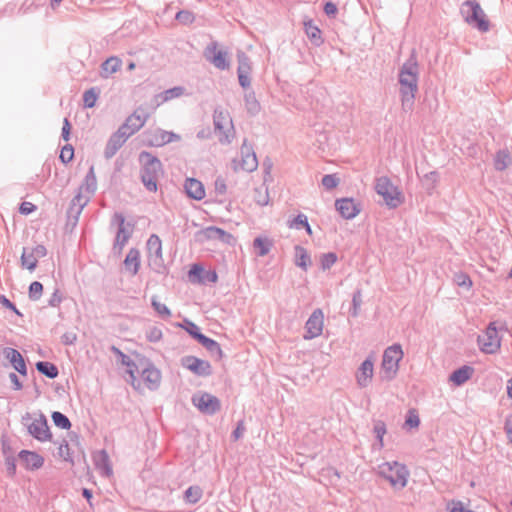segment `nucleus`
I'll return each mask as SVG.
<instances>
[{"mask_svg":"<svg viewBox=\"0 0 512 512\" xmlns=\"http://www.w3.org/2000/svg\"><path fill=\"white\" fill-rule=\"evenodd\" d=\"M147 338L150 342H157L162 338V332L156 327L151 328L147 333Z\"/></svg>","mask_w":512,"mask_h":512,"instance_id":"60","label":"nucleus"},{"mask_svg":"<svg viewBox=\"0 0 512 512\" xmlns=\"http://www.w3.org/2000/svg\"><path fill=\"white\" fill-rule=\"evenodd\" d=\"M148 262L150 267L157 272L164 269V261L162 255V242L156 234H152L147 240Z\"/></svg>","mask_w":512,"mask_h":512,"instance_id":"14","label":"nucleus"},{"mask_svg":"<svg viewBox=\"0 0 512 512\" xmlns=\"http://www.w3.org/2000/svg\"><path fill=\"white\" fill-rule=\"evenodd\" d=\"M182 366L198 376H209L212 373L211 365L208 361L186 356L182 358Z\"/></svg>","mask_w":512,"mask_h":512,"instance_id":"20","label":"nucleus"},{"mask_svg":"<svg viewBox=\"0 0 512 512\" xmlns=\"http://www.w3.org/2000/svg\"><path fill=\"white\" fill-rule=\"evenodd\" d=\"M215 134L221 144H230L235 138V129L228 111L217 108L213 114Z\"/></svg>","mask_w":512,"mask_h":512,"instance_id":"7","label":"nucleus"},{"mask_svg":"<svg viewBox=\"0 0 512 512\" xmlns=\"http://www.w3.org/2000/svg\"><path fill=\"white\" fill-rule=\"evenodd\" d=\"M22 422L27 427L29 434L35 439L41 442L50 440L51 433L48 427L47 419L42 413H26L22 417Z\"/></svg>","mask_w":512,"mask_h":512,"instance_id":"9","label":"nucleus"},{"mask_svg":"<svg viewBox=\"0 0 512 512\" xmlns=\"http://www.w3.org/2000/svg\"><path fill=\"white\" fill-rule=\"evenodd\" d=\"M192 403L201 412L206 414H214L220 409L218 398L206 392H199L193 395Z\"/></svg>","mask_w":512,"mask_h":512,"instance_id":"15","label":"nucleus"},{"mask_svg":"<svg viewBox=\"0 0 512 512\" xmlns=\"http://www.w3.org/2000/svg\"><path fill=\"white\" fill-rule=\"evenodd\" d=\"M129 137L130 136L126 132L119 128L117 132H115L107 142L104 152L105 157H113Z\"/></svg>","mask_w":512,"mask_h":512,"instance_id":"21","label":"nucleus"},{"mask_svg":"<svg viewBox=\"0 0 512 512\" xmlns=\"http://www.w3.org/2000/svg\"><path fill=\"white\" fill-rule=\"evenodd\" d=\"M96 190V177L94 175L93 168L91 167L89 173L85 178V183L81 187V191H85L88 194H93Z\"/></svg>","mask_w":512,"mask_h":512,"instance_id":"38","label":"nucleus"},{"mask_svg":"<svg viewBox=\"0 0 512 512\" xmlns=\"http://www.w3.org/2000/svg\"><path fill=\"white\" fill-rule=\"evenodd\" d=\"M199 343L202 344L212 354H221V348L219 344L213 339H210L204 335L203 337H200Z\"/></svg>","mask_w":512,"mask_h":512,"instance_id":"42","label":"nucleus"},{"mask_svg":"<svg viewBox=\"0 0 512 512\" xmlns=\"http://www.w3.org/2000/svg\"><path fill=\"white\" fill-rule=\"evenodd\" d=\"M239 84L243 88H248L251 84L250 73H237Z\"/></svg>","mask_w":512,"mask_h":512,"instance_id":"61","label":"nucleus"},{"mask_svg":"<svg viewBox=\"0 0 512 512\" xmlns=\"http://www.w3.org/2000/svg\"><path fill=\"white\" fill-rule=\"evenodd\" d=\"M244 432H245V427H244L243 422L241 421L237 424V427L235 428V430L232 433L234 440H238L239 438H241L243 436Z\"/></svg>","mask_w":512,"mask_h":512,"instance_id":"64","label":"nucleus"},{"mask_svg":"<svg viewBox=\"0 0 512 512\" xmlns=\"http://www.w3.org/2000/svg\"><path fill=\"white\" fill-rule=\"evenodd\" d=\"M305 31L307 36L316 44L319 45L322 43L321 40V31L315 26L312 22L305 23Z\"/></svg>","mask_w":512,"mask_h":512,"instance_id":"37","label":"nucleus"},{"mask_svg":"<svg viewBox=\"0 0 512 512\" xmlns=\"http://www.w3.org/2000/svg\"><path fill=\"white\" fill-rule=\"evenodd\" d=\"M324 326V314L321 309H315L305 324V339H313L322 334Z\"/></svg>","mask_w":512,"mask_h":512,"instance_id":"17","label":"nucleus"},{"mask_svg":"<svg viewBox=\"0 0 512 512\" xmlns=\"http://www.w3.org/2000/svg\"><path fill=\"white\" fill-rule=\"evenodd\" d=\"M42 291H43V285L40 282H38V281L32 282L29 287L30 299H32L34 301L38 300L42 295Z\"/></svg>","mask_w":512,"mask_h":512,"instance_id":"48","label":"nucleus"},{"mask_svg":"<svg viewBox=\"0 0 512 512\" xmlns=\"http://www.w3.org/2000/svg\"><path fill=\"white\" fill-rule=\"evenodd\" d=\"M99 92L96 88H91L84 92L83 94V102L84 106L87 108H92L95 106V103L98 99Z\"/></svg>","mask_w":512,"mask_h":512,"instance_id":"40","label":"nucleus"},{"mask_svg":"<svg viewBox=\"0 0 512 512\" xmlns=\"http://www.w3.org/2000/svg\"><path fill=\"white\" fill-rule=\"evenodd\" d=\"M204 268L199 264H194L189 270L188 277L190 282L198 283V279L202 277Z\"/></svg>","mask_w":512,"mask_h":512,"instance_id":"49","label":"nucleus"},{"mask_svg":"<svg viewBox=\"0 0 512 512\" xmlns=\"http://www.w3.org/2000/svg\"><path fill=\"white\" fill-rule=\"evenodd\" d=\"M185 88L182 86H176L170 89H167L157 95L154 96L153 102L155 106H160L161 104L170 101L175 98H179L185 94Z\"/></svg>","mask_w":512,"mask_h":512,"instance_id":"25","label":"nucleus"},{"mask_svg":"<svg viewBox=\"0 0 512 512\" xmlns=\"http://www.w3.org/2000/svg\"><path fill=\"white\" fill-rule=\"evenodd\" d=\"M335 207L345 219H352L360 212L358 205L351 198L336 200Z\"/></svg>","mask_w":512,"mask_h":512,"instance_id":"22","label":"nucleus"},{"mask_svg":"<svg viewBox=\"0 0 512 512\" xmlns=\"http://www.w3.org/2000/svg\"><path fill=\"white\" fill-rule=\"evenodd\" d=\"M232 167L234 171L253 172L258 167V160L251 145L247 144V140L243 141L240 149V155L233 159Z\"/></svg>","mask_w":512,"mask_h":512,"instance_id":"11","label":"nucleus"},{"mask_svg":"<svg viewBox=\"0 0 512 512\" xmlns=\"http://www.w3.org/2000/svg\"><path fill=\"white\" fill-rule=\"evenodd\" d=\"M122 66V60L117 56H111L106 59L101 65V77L108 78L116 73Z\"/></svg>","mask_w":512,"mask_h":512,"instance_id":"31","label":"nucleus"},{"mask_svg":"<svg viewBox=\"0 0 512 512\" xmlns=\"http://www.w3.org/2000/svg\"><path fill=\"white\" fill-rule=\"evenodd\" d=\"M374 362V357L369 356L358 367L355 379L360 388H366L371 383L374 375Z\"/></svg>","mask_w":512,"mask_h":512,"instance_id":"19","label":"nucleus"},{"mask_svg":"<svg viewBox=\"0 0 512 512\" xmlns=\"http://www.w3.org/2000/svg\"><path fill=\"white\" fill-rule=\"evenodd\" d=\"M176 19L180 23L189 24V23H192V21L194 20V16H193V14L191 12L183 10V11H179L176 14Z\"/></svg>","mask_w":512,"mask_h":512,"instance_id":"57","label":"nucleus"},{"mask_svg":"<svg viewBox=\"0 0 512 512\" xmlns=\"http://www.w3.org/2000/svg\"><path fill=\"white\" fill-rule=\"evenodd\" d=\"M34 256L39 260L40 258H43L47 254V250L45 246L43 245H37L36 247L30 249Z\"/></svg>","mask_w":512,"mask_h":512,"instance_id":"63","label":"nucleus"},{"mask_svg":"<svg viewBox=\"0 0 512 512\" xmlns=\"http://www.w3.org/2000/svg\"><path fill=\"white\" fill-rule=\"evenodd\" d=\"M418 75V64L413 57L407 60L399 70L398 83L404 111H411L414 106L415 96L418 92Z\"/></svg>","mask_w":512,"mask_h":512,"instance_id":"1","label":"nucleus"},{"mask_svg":"<svg viewBox=\"0 0 512 512\" xmlns=\"http://www.w3.org/2000/svg\"><path fill=\"white\" fill-rule=\"evenodd\" d=\"M204 58L219 70H226L230 67L229 54L220 48L217 41H211L203 52Z\"/></svg>","mask_w":512,"mask_h":512,"instance_id":"13","label":"nucleus"},{"mask_svg":"<svg viewBox=\"0 0 512 512\" xmlns=\"http://www.w3.org/2000/svg\"><path fill=\"white\" fill-rule=\"evenodd\" d=\"M473 373V367L464 365L450 374L449 381L456 386H461L472 377Z\"/></svg>","mask_w":512,"mask_h":512,"instance_id":"26","label":"nucleus"},{"mask_svg":"<svg viewBox=\"0 0 512 512\" xmlns=\"http://www.w3.org/2000/svg\"><path fill=\"white\" fill-rule=\"evenodd\" d=\"M498 330L497 322H490L484 333L478 336V345L482 352L494 354L500 349L501 339Z\"/></svg>","mask_w":512,"mask_h":512,"instance_id":"12","label":"nucleus"},{"mask_svg":"<svg viewBox=\"0 0 512 512\" xmlns=\"http://www.w3.org/2000/svg\"><path fill=\"white\" fill-rule=\"evenodd\" d=\"M373 432L376 437V442L373 443V450H381L384 447V435L386 434V425L383 421L377 420L374 422Z\"/></svg>","mask_w":512,"mask_h":512,"instance_id":"33","label":"nucleus"},{"mask_svg":"<svg viewBox=\"0 0 512 512\" xmlns=\"http://www.w3.org/2000/svg\"><path fill=\"white\" fill-rule=\"evenodd\" d=\"M454 280L458 286H464V287L469 288L472 284L469 276H467L466 274H463V273L455 275Z\"/></svg>","mask_w":512,"mask_h":512,"instance_id":"58","label":"nucleus"},{"mask_svg":"<svg viewBox=\"0 0 512 512\" xmlns=\"http://www.w3.org/2000/svg\"><path fill=\"white\" fill-rule=\"evenodd\" d=\"M420 424L419 416L416 410L411 409L408 411L405 419V427L408 428H417Z\"/></svg>","mask_w":512,"mask_h":512,"instance_id":"46","label":"nucleus"},{"mask_svg":"<svg viewBox=\"0 0 512 512\" xmlns=\"http://www.w3.org/2000/svg\"><path fill=\"white\" fill-rule=\"evenodd\" d=\"M375 473L387 481L395 491L404 489L408 484L410 471L407 466L398 461H384L377 465Z\"/></svg>","mask_w":512,"mask_h":512,"instance_id":"2","label":"nucleus"},{"mask_svg":"<svg viewBox=\"0 0 512 512\" xmlns=\"http://www.w3.org/2000/svg\"><path fill=\"white\" fill-rule=\"evenodd\" d=\"M403 350L399 344H393L384 350L381 363V378L392 380L399 370V362L403 358Z\"/></svg>","mask_w":512,"mask_h":512,"instance_id":"8","label":"nucleus"},{"mask_svg":"<svg viewBox=\"0 0 512 512\" xmlns=\"http://www.w3.org/2000/svg\"><path fill=\"white\" fill-rule=\"evenodd\" d=\"M245 103L246 107L249 112L251 113H257L259 110V104L257 100L255 99V96L253 93H249L245 95Z\"/></svg>","mask_w":512,"mask_h":512,"instance_id":"53","label":"nucleus"},{"mask_svg":"<svg viewBox=\"0 0 512 512\" xmlns=\"http://www.w3.org/2000/svg\"><path fill=\"white\" fill-rule=\"evenodd\" d=\"M142 165L141 179L147 190H157V181L162 173V165L158 158L148 152H142L139 156Z\"/></svg>","mask_w":512,"mask_h":512,"instance_id":"4","label":"nucleus"},{"mask_svg":"<svg viewBox=\"0 0 512 512\" xmlns=\"http://www.w3.org/2000/svg\"><path fill=\"white\" fill-rule=\"evenodd\" d=\"M460 13L465 22L479 32L485 33L490 30V21L477 1H464L460 7Z\"/></svg>","mask_w":512,"mask_h":512,"instance_id":"3","label":"nucleus"},{"mask_svg":"<svg viewBox=\"0 0 512 512\" xmlns=\"http://www.w3.org/2000/svg\"><path fill=\"white\" fill-rule=\"evenodd\" d=\"M52 420H53L54 424L59 428L69 429L71 427V423H70L69 419L61 412H58V411L53 412Z\"/></svg>","mask_w":512,"mask_h":512,"instance_id":"43","label":"nucleus"},{"mask_svg":"<svg viewBox=\"0 0 512 512\" xmlns=\"http://www.w3.org/2000/svg\"><path fill=\"white\" fill-rule=\"evenodd\" d=\"M337 261V255L333 252L323 254L320 257V263L323 270L330 269Z\"/></svg>","mask_w":512,"mask_h":512,"instance_id":"45","label":"nucleus"},{"mask_svg":"<svg viewBox=\"0 0 512 512\" xmlns=\"http://www.w3.org/2000/svg\"><path fill=\"white\" fill-rule=\"evenodd\" d=\"M155 139L151 140V144L155 146H161L164 144L169 143V140H167L168 131L158 129L155 131Z\"/></svg>","mask_w":512,"mask_h":512,"instance_id":"51","label":"nucleus"},{"mask_svg":"<svg viewBox=\"0 0 512 512\" xmlns=\"http://www.w3.org/2000/svg\"><path fill=\"white\" fill-rule=\"evenodd\" d=\"M93 462L102 476L109 477L112 474L109 458L105 451L101 450L94 453Z\"/></svg>","mask_w":512,"mask_h":512,"instance_id":"27","label":"nucleus"},{"mask_svg":"<svg viewBox=\"0 0 512 512\" xmlns=\"http://www.w3.org/2000/svg\"><path fill=\"white\" fill-rule=\"evenodd\" d=\"M148 117V113L139 107L126 119L120 128L131 136L145 125Z\"/></svg>","mask_w":512,"mask_h":512,"instance_id":"16","label":"nucleus"},{"mask_svg":"<svg viewBox=\"0 0 512 512\" xmlns=\"http://www.w3.org/2000/svg\"><path fill=\"white\" fill-rule=\"evenodd\" d=\"M252 246L254 253L257 256L263 257L270 252L273 246V240L266 236H259L253 240Z\"/></svg>","mask_w":512,"mask_h":512,"instance_id":"30","label":"nucleus"},{"mask_svg":"<svg viewBox=\"0 0 512 512\" xmlns=\"http://www.w3.org/2000/svg\"><path fill=\"white\" fill-rule=\"evenodd\" d=\"M125 269L130 272L131 275H136L140 268V252L136 248H131L124 260Z\"/></svg>","mask_w":512,"mask_h":512,"instance_id":"29","label":"nucleus"},{"mask_svg":"<svg viewBox=\"0 0 512 512\" xmlns=\"http://www.w3.org/2000/svg\"><path fill=\"white\" fill-rule=\"evenodd\" d=\"M7 472L9 476H14L16 472V459L13 456L6 457L5 460Z\"/></svg>","mask_w":512,"mask_h":512,"instance_id":"59","label":"nucleus"},{"mask_svg":"<svg viewBox=\"0 0 512 512\" xmlns=\"http://www.w3.org/2000/svg\"><path fill=\"white\" fill-rule=\"evenodd\" d=\"M217 280H218V276L214 270H205L204 269V273H203L202 277H200L198 279V284L215 283V282H217Z\"/></svg>","mask_w":512,"mask_h":512,"instance_id":"54","label":"nucleus"},{"mask_svg":"<svg viewBox=\"0 0 512 512\" xmlns=\"http://www.w3.org/2000/svg\"><path fill=\"white\" fill-rule=\"evenodd\" d=\"M38 259L34 256L32 251L28 248H23L21 255V266L29 271L35 270L37 267Z\"/></svg>","mask_w":512,"mask_h":512,"instance_id":"35","label":"nucleus"},{"mask_svg":"<svg viewBox=\"0 0 512 512\" xmlns=\"http://www.w3.org/2000/svg\"><path fill=\"white\" fill-rule=\"evenodd\" d=\"M185 330L198 342L200 341V337L204 335L200 332L199 327L191 321H185Z\"/></svg>","mask_w":512,"mask_h":512,"instance_id":"50","label":"nucleus"},{"mask_svg":"<svg viewBox=\"0 0 512 512\" xmlns=\"http://www.w3.org/2000/svg\"><path fill=\"white\" fill-rule=\"evenodd\" d=\"M290 226L292 228H296V229L305 228L306 231L308 232V234L312 233L310 225H309L308 220H307V217L304 214L297 215L294 218V220L292 221V223L290 224Z\"/></svg>","mask_w":512,"mask_h":512,"instance_id":"44","label":"nucleus"},{"mask_svg":"<svg viewBox=\"0 0 512 512\" xmlns=\"http://www.w3.org/2000/svg\"><path fill=\"white\" fill-rule=\"evenodd\" d=\"M195 238L199 242H205V241H209V240H218V241H221V242L227 243V244H230L231 241L233 240V237L231 234H229L228 232H226L218 227H215V226H210V227H207L205 229L198 231L195 234Z\"/></svg>","mask_w":512,"mask_h":512,"instance_id":"18","label":"nucleus"},{"mask_svg":"<svg viewBox=\"0 0 512 512\" xmlns=\"http://www.w3.org/2000/svg\"><path fill=\"white\" fill-rule=\"evenodd\" d=\"M152 306L155 311L163 318H168L171 315L168 307L165 304L157 301L155 298L152 299Z\"/></svg>","mask_w":512,"mask_h":512,"instance_id":"52","label":"nucleus"},{"mask_svg":"<svg viewBox=\"0 0 512 512\" xmlns=\"http://www.w3.org/2000/svg\"><path fill=\"white\" fill-rule=\"evenodd\" d=\"M19 210L21 214L28 215L36 210V206L31 202H23Z\"/></svg>","mask_w":512,"mask_h":512,"instance_id":"62","label":"nucleus"},{"mask_svg":"<svg viewBox=\"0 0 512 512\" xmlns=\"http://www.w3.org/2000/svg\"><path fill=\"white\" fill-rule=\"evenodd\" d=\"M36 368L40 373L44 374L45 376H47L49 378L53 379L58 376L57 367L50 362L40 361L36 364Z\"/></svg>","mask_w":512,"mask_h":512,"instance_id":"36","label":"nucleus"},{"mask_svg":"<svg viewBox=\"0 0 512 512\" xmlns=\"http://www.w3.org/2000/svg\"><path fill=\"white\" fill-rule=\"evenodd\" d=\"M185 191L190 198L201 200L205 197V190L203 184L193 178L187 179L185 182Z\"/></svg>","mask_w":512,"mask_h":512,"instance_id":"28","label":"nucleus"},{"mask_svg":"<svg viewBox=\"0 0 512 512\" xmlns=\"http://www.w3.org/2000/svg\"><path fill=\"white\" fill-rule=\"evenodd\" d=\"M128 373L131 378V384L135 388H139L140 383L136 385V374L140 375L142 380L144 381L147 388L150 390H155L159 387L161 381V373L155 368L151 363L140 360L138 365L135 366V369H128Z\"/></svg>","mask_w":512,"mask_h":512,"instance_id":"5","label":"nucleus"},{"mask_svg":"<svg viewBox=\"0 0 512 512\" xmlns=\"http://www.w3.org/2000/svg\"><path fill=\"white\" fill-rule=\"evenodd\" d=\"M202 497V489L198 486H191L185 491V499L189 503H196Z\"/></svg>","mask_w":512,"mask_h":512,"instance_id":"41","label":"nucleus"},{"mask_svg":"<svg viewBox=\"0 0 512 512\" xmlns=\"http://www.w3.org/2000/svg\"><path fill=\"white\" fill-rule=\"evenodd\" d=\"M237 59H238L237 73H251L252 67H251V61H250L249 57L241 52V53L237 54Z\"/></svg>","mask_w":512,"mask_h":512,"instance_id":"39","label":"nucleus"},{"mask_svg":"<svg viewBox=\"0 0 512 512\" xmlns=\"http://www.w3.org/2000/svg\"><path fill=\"white\" fill-rule=\"evenodd\" d=\"M375 191L383 198L389 208H397L404 202L402 191L387 176L376 178Z\"/></svg>","mask_w":512,"mask_h":512,"instance_id":"6","label":"nucleus"},{"mask_svg":"<svg viewBox=\"0 0 512 512\" xmlns=\"http://www.w3.org/2000/svg\"><path fill=\"white\" fill-rule=\"evenodd\" d=\"M361 292L358 290L354 293L352 298V309H351V315L356 317L358 315V309L361 306Z\"/></svg>","mask_w":512,"mask_h":512,"instance_id":"56","label":"nucleus"},{"mask_svg":"<svg viewBox=\"0 0 512 512\" xmlns=\"http://www.w3.org/2000/svg\"><path fill=\"white\" fill-rule=\"evenodd\" d=\"M512 164V157L508 150H499L494 158V167L498 171H503Z\"/></svg>","mask_w":512,"mask_h":512,"instance_id":"34","label":"nucleus"},{"mask_svg":"<svg viewBox=\"0 0 512 512\" xmlns=\"http://www.w3.org/2000/svg\"><path fill=\"white\" fill-rule=\"evenodd\" d=\"M321 183L325 189L331 190L338 186L339 178L334 174H327L322 178Z\"/></svg>","mask_w":512,"mask_h":512,"instance_id":"47","label":"nucleus"},{"mask_svg":"<svg viewBox=\"0 0 512 512\" xmlns=\"http://www.w3.org/2000/svg\"><path fill=\"white\" fill-rule=\"evenodd\" d=\"M111 225L116 226V236L114 240L113 250L115 253L120 254L130 239L133 228L130 223L125 221V218L120 213H115Z\"/></svg>","mask_w":512,"mask_h":512,"instance_id":"10","label":"nucleus"},{"mask_svg":"<svg viewBox=\"0 0 512 512\" xmlns=\"http://www.w3.org/2000/svg\"><path fill=\"white\" fill-rule=\"evenodd\" d=\"M19 459L27 469H38L43 463L44 459L36 452L22 450L19 453Z\"/></svg>","mask_w":512,"mask_h":512,"instance_id":"24","label":"nucleus"},{"mask_svg":"<svg viewBox=\"0 0 512 512\" xmlns=\"http://www.w3.org/2000/svg\"><path fill=\"white\" fill-rule=\"evenodd\" d=\"M294 262H295L296 266L302 268L304 271H306L308 269V267L311 264V258H310L309 253L307 252V250L304 247H302L300 245L295 246Z\"/></svg>","mask_w":512,"mask_h":512,"instance_id":"32","label":"nucleus"},{"mask_svg":"<svg viewBox=\"0 0 512 512\" xmlns=\"http://www.w3.org/2000/svg\"><path fill=\"white\" fill-rule=\"evenodd\" d=\"M3 354L7 360L11 363L13 368L22 375H26L27 367L23 356L14 348H4Z\"/></svg>","mask_w":512,"mask_h":512,"instance_id":"23","label":"nucleus"},{"mask_svg":"<svg viewBox=\"0 0 512 512\" xmlns=\"http://www.w3.org/2000/svg\"><path fill=\"white\" fill-rule=\"evenodd\" d=\"M74 149L71 145H66L62 148L60 153V159L64 163H68L73 159Z\"/></svg>","mask_w":512,"mask_h":512,"instance_id":"55","label":"nucleus"}]
</instances>
